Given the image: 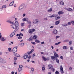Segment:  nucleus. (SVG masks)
<instances>
[{"instance_id":"obj_3","label":"nucleus","mask_w":74,"mask_h":74,"mask_svg":"<svg viewBox=\"0 0 74 74\" xmlns=\"http://www.w3.org/2000/svg\"><path fill=\"white\" fill-rule=\"evenodd\" d=\"M17 51H18V49H17V48L16 47H14L12 51L14 53L16 52Z\"/></svg>"},{"instance_id":"obj_18","label":"nucleus","mask_w":74,"mask_h":74,"mask_svg":"<svg viewBox=\"0 0 74 74\" xmlns=\"http://www.w3.org/2000/svg\"><path fill=\"white\" fill-rule=\"evenodd\" d=\"M60 5H63V4H64V3L63 2H62V1H60Z\"/></svg>"},{"instance_id":"obj_29","label":"nucleus","mask_w":74,"mask_h":74,"mask_svg":"<svg viewBox=\"0 0 74 74\" xmlns=\"http://www.w3.org/2000/svg\"><path fill=\"white\" fill-rule=\"evenodd\" d=\"M2 7L3 8H5L7 7V6H6V5H3L2 6Z\"/></svg>"},{"instance_id":"obj_42","label":"nucleus","mask_w":74,"mask_h":74,"mask_svg":"<svg viewBox=\"0 0 74 74\" xmlns=\"http://www.w3.org/2000/svg\"><path fill=\"white\" fill-rule=\"evenodd\" d=\"M56 74H59V71H57L55 72Z\"/></svg>"},{"instance_id":"obj_49","label":"nucleus","mask_w":74,"mask_h":74,"mask_svg":"<svg viewBox=\"0 0 74 74\" xmlns=\"http://www.w3.org/2000/svg\"><path fill=\"white\" fill-rule=\"evenodd\" d=\"M31 43L33 45H35L36 44V43L34 42H32Z\"/></svg>"},{"instance_id":"obj_45","label":"nucleus","mask_w":74,"mask_h":74,"mask_svg":"<svg viewBox=\"0 0 74 74\" xmlns=\"http://www.w3.org/2000/svg\"><path fill=\"white\" fill-rule=\"evenodd\" d=\"M68 24L69 25H71V22H68Z\"/></svg>"},{"instance_id":"obj_1","label":"nucleus","mask_w":74,"mask_h":74,"mask_svg":"<svg viewBox=\"0 0 74 74\" xmlns=\"http://www.w3.org/2000/svg\"><path fill=\"white\" fill-rule=\"evenodd\" d=\"M14 25L16 27V29L18 30V29H19V27L18 26H19V23H18V21H15Z\"/></svg>"},{"instance_id":"obj_53","label":"nucleus","mask_w":74,"mask_h":74,"mask_svg":"<svg viewBox=\"0 0 74 74\" xmlns=\"http://www.w3.org/2000/svg\"><path fill=\"white\" fill-rule=\"evenodd\" d=\"M23 67V66L22 65H19V68H22Z\"/></svg>"},{"instance_id":"obj_28","label":"nucleus","mask_w":74,"mask_h":74,"mask_svg":"<svg viewBox=\"0 0 74 74\" xmlns=\"http://www.w3.org/2000/svg\"><path fill=\"white\" fill-rule=\"evenodd\" d=\"M69 40L68 39L65 40L64 41V42H69Z\"/></svg>"},{"instance_id":"obj_7","label":"nucleus","mask_w":74,"mask_h":74,"mask_svg":"<svg viewBox=\"0 0 74 74\" xmlns=\"http://www.w3.org/2000/svg\"><path fill=\"white\" fill-rule=\"evenodd\" d=\"M56 57V56H51V59L53 60V61H54L55 60V57Z\"/></svg>"},{"instance_id":"obj_16","label":"nucleus","mask_w":74,"mask_h":74,"mask_svg":"<svg viewBox=\"0 0 74 74\" xmlns=\"http://www.w3.org/2000/svg\"><path fill=\"white\" fill-rule=\"evenodd\" d=\"M3 63V59L0 58V63Z\"/></svg>"},{"instance_id":"obj_52","label":"nucleus","mask_w":74,"mask_h":74,"mask_svg":"<svg viewBox=\"0 0 74 74\" xmlns=\"http://www.w3.org/2000/svg\"><path fill=\"white\" fill-rule=\"evenodd\" d=\"M44 20H45V21H47L48 19L47 18H44Z\"/></svg>"},{"instance_id":"obj_27","label":"nucleus","mask_w":74,"mask_h":74,"mask_svg":"<svg viewBox=\"0 0 74 74\" xmlns=\"http://www.w3.org/2000/svg\"><path fill=\"white\" fill-rule=\"evenodd\" d=\"M61 43V42H59L58 43H56L55 44V45H59V44H60Z\"/></svg>"},{"instance_id":"obj_34","label":"nucleus","mask_w":74,"mask_h":74,"mask_svg":"<svg viewBox=\"0 0 74 74\" xmlns=\"http://www.w3.org/2000/svg\"><path fill=\"white\" fill-rule=\"evenodd\" d=\"M24 55L25 56H29V55L28 54V53H25Z\"/></svg>"},{"instance_id":"obj_31","label":"nucleus","mask_w":74,"mask_h":74,"mask_svg":"<svg viewBox=\"0 0 74 74\" xmlns=\"http://www.w3.org/2000/svg\"><path fill=\"white\" fill-rule=\"evenodd\" d=\"M14 62H16V60H17V58H16V57H14Z\"/></svg>"},{"instance_id":"obj_20","label":"nucleus","mask_w":74,"mask_h":74,"mask_svg":"<svg viewBox=\"0 0 74 74\" xmlns=\"http://www.w3.org/2000/svg\"><path fill=\"white\" fill-rule=\"evenodd\" d=\"M23 59H27V58H28V56H25L24 55L23 56Z\"/></svg>"},{"instance_id":"obj_4","label":"nucleus","mask_w":74,"mask_h":74,"mask_svg":"<svg viewBox=\"0 0 74 74\" xmlns=\"http://www.w3.org/2000/svg\"><path fill=\"white\" fill-rule=\"evenodd\" d=\"M23 8V6L22 5H21L18 8V11H19L20 10H22V8Z\"/></svg>"},{"instance_id":"obj_21","label":"nucleus","mask_w":74,"mask_h":74,"mask_svg":"<svg viewBox=\"0 0 74 74\" xmlns=\"http://www.w3.org/2000/svg\"><path fill=\"white\" fill-rule=\"evenodd\" d=\"M5 40H6V39H5L3 37H2L1 39V40L2 41H5Z\"/></svg>"},{"instance_id":"obj_40","label":"nucleus","mask_w":74,"mask_h":74,"mask_svg":"<svg viewBox=\"0 0 74 74\" xmlns=\"http://www.w3.org/2000/svg\"><path fill=\"white\" fill-rule=\"evenodd\" d=\"M60 70L62 74H63V73H64V72L63 71V69H61Z\"/></svg>"},{"instance_id":"obj_19","label":"nucleus","mask_w":74,"mask_h":74,"mask_svg":"<svg viewBox=\"0 0 74 74\" xmlns=\"http://www.w3.org/2000/svg\"><path fill=\"white\" fill-rule=\"evenodd\" d=\"M18 55V54L17 53H14V55L15 56H16V57H19V56H20L19 55Z\"/></svg>"},{"instance_id":"obj_12","label":"nucleus","mask_w":74,"mask_h":74,"mask_svg":"<svg viewBox=\"0 0 74 74\" xmlns=\"http://www.w3.org/2000/svg\"><path fill=\"white\" fill-rule=\"evenodd\" d=\"M14 1H12L11 3H10L9 4L10 6H12L13 5V4H14Z\"/></svg>"},{"instance_id":"obj_39","label":"nucleus","mask_w":74,"mask_h":74,"mask_svg":"<svg viewBox=\"0 0 74 74\" xmlns=\"http://www.w3.org/2000/svg\"><path fill=\"white\" fill-rule=\"evenodd\" d=\"M60 70H63V67H62V65H61L60 66Z\"/></svg>"},{"instance_id":"obj_24","label":"nucleus","mask_w":74,"mask_h":74,"mask_svg":"<svg viewBox=\"0 0 74 74\" xmlns=\"http://www.w3.org/2000/svg\"><path fill=\"white\" fill-rule=\"evenodd\" d=\"M54 55V56H56V57H59V56H58V55L56 53H55Z\"/></svg>"},{"instance_id":"obj_56","label":"nucleus","mask_w":74,"mask_h":74,"mask_svg":"<svg viewBox=\"0 0 74 74\" xmlns=\"http://www.w3.org/2000/svg\"><path fill=\"white\" fill-rule=\"evenodd\" d=\"M71 23L72 25H74V21H71Z\"/></svg>"},{"instance_id":"obj_25","label":"nucleus","mask_w":74,"mask_h":74,"mask_svg":"<svg viewBox=\"0 0 74 74\" xmlns=\"http://www.w3.org/2000/svg\"><path fill=\"white\" fill-rule=\"evenodd\" d=\"M68 25V24H65L64 25V24L62 25V26H65V27H66V26H67Z\"/></svg>"},{"instance_id":"obj_46","label":"nucleus","mask_w":74,"mask_h":74,"mask_svg":"<svg viewBox=\"0 0 74 74\" xmlns=\"http://www.w3.org/2000/svg\"><path fill=\"white\" fill-rule=\"evenodd\" d=\"M56 39H57V38H59L60 37V36H56Z\"/></svg>"},{"instance_id":"obj_64","label":"nucleus","mask_w":74,"mask_h":74,"mask_svg":"<svg viewBox=\"0 0 74 74\" xmlns=\"http://www.w3.org/2000/svg\"><path fill=\"white\" fill-rule=\"evenodd\" d=\"M14 73H15V72H14L12 71L11 72V73L12 74H14Z\"/></svg>"},{"instance_id":"obj_47","label":"nucleus","mask_w":74,"mask_h":74,"mask_svg":"<svg viewBox=\"0 0 74 74\" xmlns=\"http://www.w3.org/2000/svg\"><path fill=\"white\" fill-rule=\"evenodd\" d=\"M13 35H12L11 34L10 35V37L11 38L12 37H13Z\"/></svg>"},{"instance_id":"obj_22","label":"nucleus","mask_w":74,"mask_h":74,"mask_svg":"<svg viewBox=\"0 0 74 74\" xmlns=\"http://www.w3.org/2000/svg\"><path fill=\"white\" fill-rule=\"evenodd\" d=\"M60 17L59 16H58V17H56L55 18V19H56V20H58V19H60Z\"/></svg>"},{"instance_id":"obj_33","label":"nucleus","mask_w":74,"mask_h":74,"mask_svg":"<svg viewBox=\"0 0 74 74\" xmlns=\"http://www.w3.org/2000/svg\"><path fill=\"white\" fill-rule=\"evenodd\" d=\"M27 53L28 54V55H30V54H32V52L30 51V52H27Z\"/></svg>"},{"instance_id":"obj_38","label":"nucleus","mask_w":74,"mask_h":74,"mask_svg":"<svg viewBox=\"0 0 74 74\" xmlns=\"http://www.w3.org/2000/svg\"><path fill=\"white\" fill-rule=\"evenodd\" d=\"M27 22L29 24H31V21H30V20H28V21H27Z\"/></svg>"},{"instance_id":"obj_50","label":"nucleus","mask_w":74,"mask_h":74,"mask_svg":"<svg viewBox=\"0 0 74 74\" xmlns=\"http://www.w3.org/2000/svg\"><path fill=\"white\" fill-rule=\"evenodd\" d=\"M32 58V56L29 55V56L28 59H30V58Z\"/></svg>"},{"instance_id":"obj_44","label":"nucleus","mask_w":74,"mask_h":74,"mask_svg":"<svg viewBox=\"0 0 74 74\" xmlns=\"http://www.w3.org/2000/svg\"><path fill=\"white\" fill-rule=\"evenodd\" d=\"M23 21H26V18H24L23 19Z\"/></svg>"},{"instance_id":"obj_23","label":"nucleus","mask_w":74,"mask_h":74,"mask_svg":"<svg viewBox=\"0 0 74 74\" xmlns=\"http://www.w3.org/2000/svg\"><path fill=\"white\" fill-rule=\"evenodd\" d=\"M66 10L68 11H70L72 10V9L71 8H69L68 9H66Z\"/></svg>"},{"instance_id":"obj_13","label":"nucleus","mask_w":74,"mask_h":74,"mask_svg":"<svg viewBox=\"0 0 74 74\" xmlns=\"http://www.w3.org/2000/svg\"><path fill=\"white\" fill-rule=\"evenodd\" d=\"M64 14V12L62 11H60L58 12L59 15H60V14Z\"/></svg>"},{"instance_id":"obj_62","label":"nucleus","mask_w":74,"mask_h":74,"mask_svg":"<svg viewBox=\"0 0 74 74\" xmlns=\"http://www.w3.org/2000/svg\"><path fill=\"white\" fill-rule=\"evenodd\" d=\"M28 21H29V18H26V21L27 22Z\"/></svg>"},{"instance_id":"obj_5","label":"nucleus","mask_w":74,"mask_h":74,"mask_svg":"<svg viewBox=\"0 0 74 74\" xmlns=\"http://www.w3.org/2000/svg\"><path fill=\"white\" fill-rule=\"evenodd\" d=\"M48 67L49 69L51 70H52V68H53V66L51 65H49Z\"/></svg>"},{"instance_id":"obj_11","label":"nucleus","mask_w":74,"mask_h":74,"mask_svg":"<svg viewBox=\"0 0 74 74\" xmlns=\"http://www.w3.org/2000/svg\"><path fill=\"white\" fill-rule=\"evenodd\" d=\"M37 36L36 35H34L33 37V39H35V40H36V39H37Z\"/></svg>"},{"instance_id":"obj_43","label":"nucleus","mask_w":74,"mask_h":74,"mask_svg":"<svg viewBox=\"0 0 74 74\" xmlns=\"http://www.w3.org/2000/svg\"><path fill=\"white\" fill-rule=\"evenodd\" d=\"M31 30H32V32H34V31L36 30V29H32Z\"/></svg>"},{"instance_id":"obj_9","label":"nucleus","mask_w":74,"mask_h":74,"mask_svg":"<svg viewBox=\"0 0 74 74\" xmlns=\"http://www.w3.org/2000/svg\"><path fill=\"white\" fill-rule=\"evenodd\" d=\"M57 33H58V31L56 29H55L53 32V34H57Z\"/></svg>"},{"instance_id":"obj_57","label":"nucleus","mask_w":74,"mask_h":74,"mask_svg":"<svg viewBox=\"0 0 74 74\" xmlns=\"http://www.w3.org/2000/svg\"><path fill=\"white\" fill-rule=\"evenodd\" d=\"M11 34H12V35H13V36H14V35H15V33H14V32H12L11 33Z\"/></svg>"},{"instance_id":"obj_60","label":"nucleus","mask_w":74,"mask_h":74,"mask_svg":"<svg viewBox=\"0 0 74 74\" xmlns=\"http://www.w3.org/2000/svg\"><path fill=\"white\" fill-rule=\"evenodd\" d=\"M22 37H21V36H19L18 37V39H21V38H22Z\"/></svg>"},{"instance_id":"obj_10","label":"nucleus","mask_w":74,"mask_h":74,"mask_svg":"<svg viewBox=\"0 0 74 74\" xmlns=\"http://www.w3.org/2000/svg\"><path fill=\"white\" fill-rule=\"evenodd\" d=\"M55 60H56L57 63H59V60L58 59V57H56Z\"/></svg>"},{"instance_id":"obj_55","label":"nucleus","mask_w":74,"mask_h":74,"mask_svg":"<svg viewBox=\"0 0 74 74\" xmlns=\"http://www.w3.org/2000/svg\"><path fill=\"white\" fill-rule=\"evenodd\" d=\"M25 24H24V23H22L21 24V26H23Z\"/></svg>"},{"instance_id":"obj_51","label":"nucleus","mask_w":74,"mask_h":74,"mask_svg":"<svg viewBox=\"0 0 74 74\" xmlns=\"http://www.w3.org/2000/svg\"><path fill=\"white\" fill-rule=\"evenodd\" d=\"M42 70H43V71H44V70H45V67H42Z\"/></svg>"},{"instance_id":"obj_8","label":"nucleus","mask_w":74,"mask_h":74,"mask_svg":"<svg viewBox=\"0 0 74 74\" xmlns=\"http://www.w3.org/2000/svg\"><path fill=\"white\" fill-rule=\"evenodd\" d=\"M15 25H11V27H12V28H13V29H16V26H14Z\"/></svg>"},{"instance_id":"obj_14","label":"nucleus","mask_w":74,"mask_h":74,"mask_svg":"<svg viewBox=\"0 0 74 74\" xmlns=\"http://www.w3.org/2000/svg\"><path fill=\"white\" fill-rule=\"evenodd\" d=\"M22 68H19L18 69V72H20L21 71H22Z\"/></svg>"},{"instance_id":"obj_17","label":"nucleus","mask_w":74,"mask_h":74,"mask_svg":"<svg viewBox=\"0 0 74 74\" xmlns=\"http://www.w3.org/2000/svg\"><path fill=\"white\" fill-rule=\"evenodd\" d=\"M52 11V8H51L47 10V12H51Z\"/></svg>"},{"instance_id":"obj_61","label":"nucleus","mask_w":74,"mask_h":74,"mask_svg":"<svg viewBox=\"0 0 74 74\" xmlns=\"http://www.w3.org/2000/svg\"><path fill=\"white\" fill-rule=\"evenodd\" d=\"M16 36H17L18 37V36H19V37H20V34H17L16 35Z\"/></svg>"},{"instance_id":"obj_48","label":"nucleus","mask_w":74,"mask_h":74,"mask_svg":"<svg viewBox=\"0 0 74 74\" xmlns=\"http://www.w3.org/2000/svg\"><path fill=\"white\" fill-rule=\"evenodd\" d=\"M25 16H26V14L25 13L23 14V17H25Z\"/></svg>"},{"instance_id":"obj_37","label":"nucleus","mask_w":74,"mask_h":74,"mask_svg":"<svg viewBox=\"0 0 74 74\" xmlns=\"http://www.w3.org/2000/svg\"><path fill=\"white\" fill-rule=\"evenodd\" d=\"M6 62H7V61H6L5 60H3V64H5V63H6Z\"/></svg>"},{"instance_id":"obj_63","label":"nucleus","mask_w":74,"mask_h":74,"mask_svg":"<svg viewBox=\"0 0 74 74\" xmlns=\"http://www.w3.org/2000/svg\"><path fill=\"white\" fill-rule=\"evenodd\" d=\"M69 45H71V41H69Z\"/></svg>"},{"instance_id":"obj_2","label":"nucleus","mask_w":74,"mask_h":74,"mask_svg":"<svg viewBox=\"0 0 74 74\" xmlns=\"http://www.w3.org/2000/svg\"><path fill=\"white\" fill-rule=\"evenodd\" d=\"M39 22V20L38 19H35L33 21V23L34 24H38Z\"/></svg>"},{"instance_id":"obj_54","label":"nucleus","mask_w":74,"mask_h":74,"mask_svg":"<svg viewBox=\"0 0 74 74\" xmlns=\"http://www.w3.org/2000/svg\"><path fill=\"white\" fill-rule=\"evenodd\" d=\"M31 70L33 72V71H34V69L33 68H32V69H31Z\"/></svg>"},{"instance_id":"obj_32","label":"nucleus","mask_w":74,"mask_h":74,"mask_svg":"<svg viewBox=\"0 0 74 74\" xmlns=\"http://www.w3.org/2000/svg\"><path fill=\"white\" fill-rule=\"evenodd\" d=\"M33 40V38H30L29 39V41H31Z\"/></svg>"},{"instance_id":"obj_26","label":"nucleus","mask_w":74,"mask_h":74,"mask_svg":"<svg viewBox=\"0 0 74 74\" xmlns=\"http://www.w3.org/2000/svg\"><path fill=\"white\" fill-rule=\"evenodd\" d=\"M67 46H64L63 47V49H67Z\"/></svg>"},{"instance_id":"obj_58","label":"nucleus","mask_w":74,"mask_h":74,"mask_svg":"<svg viewBox=\"0 0 74 74\" xmlns=\"http://www.w3.org/2000/svg\"><path fill=\"white\" fill-rule=\"evenodd\" d=\"M49 17L50 18H53V17H53V15H52V16H49Z\"/></svg>"},{"instance_id":"obj_6","label":"nucleus","mask_w":74,"mask_h":74,"mask_svg":"<svg viewBox=\"0 0 74 74\" xmlns=\"http://www.w3.org/2000/svg\"><path fill=\"white\" fill-rule=\"evenodd\" d=\"M60 23V21H57L55 22V24L56 25H58Z\"/></svg>"},{"instance_id":"obj_36","label":"nucleus","mask_w":74,"mask_h":74,"mask_svg":"<svg viewBox=\"0 0 74 74\" xmlns=\"http://www.w3.org/2000/svg\"><path fill=\"white\" fill-rule=\"evenodd\" d=\"M21 47H23L24 46V43H22L21 44Z\"/></svg>"},{"instance_id":"obj_30","label":"nucleus","mask_w":74,"mask_h":74,"mask_svg":"<svg viewBox=\"0 0 74 74\" xmlns=\"http://www.w3.org/2000/svg\"><path fill=\"white\" fill-rule=\"evenodd\" d=\"M35 42H37V43H40V41L36 39L35 40Z\"/></svg>"},{"instance_id":"obj_35","label":"nucleus","mask_w":74,"mask_h":74,"mask_svg":"<svg viewBox=\"0 0 74 74\" xmlns=\"http://www.w3.org/2000/svg\"><path fill=\"white\" fill-rule=\"evenodd\" d=\"M32 29H29V33H30V34H31L32 33Z\"/></svg>"},{"instance_id":"obj_15","label":"nucleus","mask_w":74,"mask_h":74,"mask_svg":"<svg viewBox=\"0 0 74 74\" xmlns=\"http://www.w3.org/2000/svg\"><path fill=\"white\" fill-rule=\"evenodd\" d=\"M42 58L44 60V61H46L47 60H48L47 59H46V58H45L44 56H42Z\"/></svg>"},{"instance_id":"obj_59","label":"nucleus","mask_w":74,"mask_h":74,"mask_svg":"<svg viewBox=\"0 0 74 74\" xmlns=\"http://www.w3.org/2000/svg\"><path fill=\"white\" fill-rule=\"evenodd\" d=\"M31 26H32V25L30 24V25H29L28 26L29 28H30V27H31Z\"/></svg>"},{"instance_id":"obj_41","label":"nucleus","mask_w":74,"mask_h":74,"mask_svg":"<svg viewBox=\"0 0 74 74\" xmlns=\"http://www.w3.org/2000/svg\"><path fill=\"white\" fill-rule=\"evenodd\" d=\"M8 50L9 51V52H11L12 51H11V48H8Z\"/></svg>"}]
</instances>
